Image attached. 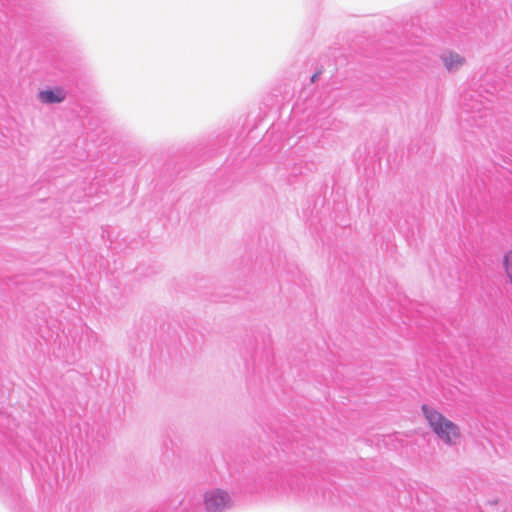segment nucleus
Listing matches in <instances>:
<instances>
[{
  "instance_id": "obj_3",
  "label": "nucleus",
  "mask_w": 512,
  "mask_h": 512,
  "mask_svg": "<svg viewBox=\"0 0 512 512\" xmlns=\"http://www.w3.org/2000/svg\"><path fill=\"white\" fill-rule=\"evenodd\" d=\"M206 512H222L230 505V497L227 492L214 489L204 495Z\"/></svg>"
},
{
  "instance_id": "obj_1",
  "label": "nucleus",
  "mask_w": 512,
  "mask_h": 512,
  "mask_svg": "<svg viewBox=\"0 0 512 512\" xmlns=\"http://www.w3.org/2000/svg\"><path fill=\"white\" fill-rule=\"evenodd\" d=\"M421 409L433 432L445 444L456 445L457 440L460 438L459 427L430 405L423 404Z\"/></svg>"
},
{
  "instance_id": "obj_8",
  "label": "nucleus",
  "mask_w": 512,
  "mask_h": 512,
  "mask_svg": "<svg viewBox=\"0 0 512 512\" xmlns=\"http://www.w3.org/2000/svg\"><path fill=\"white\" fill-rule=\"evenodd\" d=\"M510 71L512 72V66L510 67Z\"/></svg>"
},
{
  "instance_id": "obj_7",
  "label": "nucleus",
  "mask_w": 512,
  "mask_h": 512,
  "mask_svg": "<svg viewBox=\"0 0 512 512\" xmlns=\"http://www.w3.org/2000/svg\"><path fill=\"white\" fill-rule=\"evenodd\" d=\"M317 77H318V73L313 74L311 77V81L314 82Z\"/></svg>"
},
{
  "instance_id": "obj_5",
  "label": "nucleus",
  "mask_w": 512,
  "mask_h": 512,
  "mask_svg": "<svg viewBox=\"0 0 512 512\" xmlns=\"http://www.w3.org/2000/svg\"><path fill=\"white\" fill-rule=\"evenodd\" d=\"M441 60L446 70L450 73L458 71L465 64V58L452 51L442 53Z\"/></svg>"
},
{
  "instance_id": "obj_6",
  "label": "nucleus",
  "mask_w": 512,
  "mask_h": 512,
  "mask_svg": "<svg viewBox=\"0 0 512 512\" xmlns=\"http://www.w3.org/2000/svg\"><path fill=\"white\" fill-rule=\"evenodd\" d=\"M474 6H475L474 1H471V2H470V7H469L467 4H465V5H464V9L466 10V12H467L468 14H471V13H473V12H474Z\"/></svg>"
},
{
  "instance_id": "obj_2",
  "label": "nucleus",
  "mask_w": 512,
  "mask_h": 512,
  "mask_svg": "<svg viewBox=\"0 0 512 512\" xmlns=\"http://www.w3.org/2000/svg\"><path fill=\"white\" fill-rule=\"evenodd\" d=\"M491 103V100L487 97H483L482 95L471 92L466 93L461 97V105L463 109L467 113L479 114V118H483L487 116V111L490 110L488 104Z\"/></svg>"
},
{
  "instance_id": "obj_4",
  "label": "nucleus",
  "mask_w": 512,
  "mask_h": 512,
  "mask_svg": "<svg viewBox=\"0 0 512 512\" xmlns=\"http://www.w3.org/2000/svg\"><path fill=\"white\" fill-rule=\"evenodd\" d=\"M38 99L44 104H58L66 99V91L62 87L42 90L38 93Z\"/></svg>"
}]
</instances>
